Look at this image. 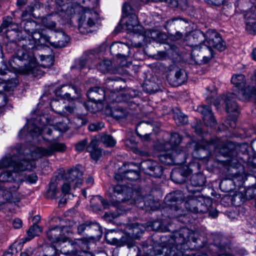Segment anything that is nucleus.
Segmentation results:
<instances>
[{"mask_svg": "<svg viewBox=\"0 0 256 256\" xmlns=\"http://www.w3.org/2000/svg\"><path fill=\"white\" fill-rule=\"evenodd\" d=\"M14 36H16L19 48L13 59L9 60V64L12 68H16V65L19 66L18 62H27L28 66H26V68L23 69L24 73H33L36 66L32 52L35 46L34 40L30 38V35L28 37L24 36L21 31L15 32Z\"/></svg>", "mask_w": 256, "mask_h": 256, "instance_id": "1", "label": "nucleus"}, {"mask_svg": "<svg viewBox=\"0 0 256 256\" xmlns=\"http://www.w3.org/2000/svg\"><path fill=\"white\" fill-rule=\"evenodd\" d=\"M182 138L178 133L172 134L169 141L171 151L165 154H161L160 160L166 164H171L173 162L182 164L186 162L188 154L187 148L182 149L179 146Z\"/></svg>", "mask_w": 256, "mask_h": 256, "instance_id": "2", "label": "nucleus"}, {"mask_svg": "<svg viewBox=\"0 0 256 256\" xmlns=\"http://www.w3.org/2000/svg\"><path fill=\"white\" fill-rule=\"evenodd\" d=\"M21 148H15L12 150V154H6L0 160V170L12 167L16 172L30 170L35 168L33 161L20 159L18 160L15 155V152L21 155Z\"/></svg>", "mask_w": 256, "mask_h": 256, "instance_id": "3", "label": "nucleus"}, {"mask_svg": "<svg viewBox=\"0 0 256 256\" xmlns=\"http://www.w3.org/2000/svg\"><path fill=\"white\" fill-rule=\"evenodd\" d=\"M108 196L112 204L114 206L126 208V204L128 205L134 204L132 188L124 185L118 184L110 188Z\"/></svg>", "mask_w": 256, "mask_h": 256, "instance_id": "4", "label": "nucleus"}, {"mask_svg": "<svg viewBox=\"0 0 256 256\" xmlns=\"http://www.w3.org/2000/svg\"><path fill=\"white\" fill-rule=\"evenodd\" d=\"M256 88L250 89L246 84L244 76L242 74H234L231 78V82L234 85L235 91L237 92V96L242 100H248L253 96L256 95V72L254 76Z\"/></svg>", "mask_w": 256, "mask_h": 256, "instance_id": "5", "label": "nucleus"}, {"mask_svg": "<svg viewBox=\"0 0 256 256\" xmlns=\"http://www.w3.org/2000/svg\"><path fill=\"white\" fill-rule=\"evenodd\" d=\"M212 204V200L204 198L199 194H192L184 202L186 209L193 213H205Z\"/></svg>", "mask_w": 256, "mask_h": 256, "instance_id": "6", "label": "nucleus"}, {"mask_svg": "<svg viewBox=\"0 0 256 256\" xmlns=\"http://www.w3.org/2000/svg\"><path fill=\"white\" fill-rule=\"evenodd\" d=\"M98 57L99 54L94 50L86 52L80 60V68H83L86 64L91 62L102 72H108L111 68L112 62L108 60H104L97 63V62L98 60Z\"/></svg>", "mask_w": 256, "mask_h": 256, "instance_id": "7", "label": "nucleus"}, {"mask_svg": "<svg viewBox=\"0 0 256 256\" xmlns=\"http://www.w3.org/2000/svg\"><path fill=\"white\" fill-rule=\"evenodd\" d=\"M100 22V18L96 12L90 10L86 11L80 20L79 31L83 34L92 32L91 28L96 26V24H98Z\"/></svg>", "mask_w": 256, "mask_h": 256, "instance_id": "8", "label": "nucleus"}, {"mask_svg": "<svg viewBox=\"0 0 256 256\" xmlns=\"http://www.w3.org/2000/svg\"><path fill=\"white\" fill-rule=\"evenodd\" d=\"M180 198L177 196L175 193H170L168 194L164 199V202L166 205V210L168 212V216L172 218H180L184 216L182 210L179 206L178 202Z\"/></svg>", "mask_w": 256, "mask_h": 256, "instance_id": "9", "label": "nucleus"}, {"mask_svg": "<svg viewBox=\"0 0 256 256\" xmlns=\"http://www.w3.org/2000/svg\"><path fill=\"white\" fill-rule=\"evenodd\" d=\"M190 146H194V149L196 150L200 148L206 149L210 146H212L216 151L218 152L225 156H228L230 154V150L228 148L227 144L218 138L212 140L210 142L206 140H202L200 143L192 142L190 144Z\"/></svg>", "mask_w": 256, "mask_h": 256, "instance_id": "10", "label": "nucleus"}, {"mask_svg": "<svg viewBox=\"0 0 256 256\" xmlns=\"http://www.w3.org/2000/svg\"><path fill=\"white\" fill-rule=\"evenodd\" d=\"M236 95L232 92L228 93L221 96L220 100H217L214 102V105L217 106L221 102L225 104L226 110L228 113H234V115L236 116L239 114L240 108L234 99Z\"/></svg>", "mask_w": 256, "mask_h": 256, "instance_id": "11", "label": "nucleus"}, {"mask_svg": "<svg viewBox=\"0 0 256 256\" xmlns=\"http://www.w3.org/2000/svg\"><path fill=\"white\" fill-rule=\"evenodd\" d=\"M66 146L63 144L56 142H52L47 148L38 147L35 150L38 158L50 156L56 152H62L66 150Z\"/></svg>", "mask_w": 256, "mask_h": 256, "instance_id": "12", "label": "nucleus"}, {"mask_svg": "<svg viewBox=\"0 0 256 256\" xmlns=\"http://www.w3.org/2000/svg\"><path fill=\"white\" fill-rule=\"evenodd\" d=\"M206 42L208 46L214 48L220 52L226 49V43L219 34L214 30H208L206 33Z\"/></svg>", "mask_w": 256, "mask_h": 256, "instance_id": "13", "label": "nucleus"}, {"mask_svg": "<svg viewBox=\"0 0 256 256\" xmlns=\"http://www.w3.org/2000/svg\"><path fill=\"white\" fill-rule=\"evenodd\" d=\"M110 49L112 55L123 59L120 63L122 66H128V64L124 63L130 52V48L128 45L121 42H114L110 46Z\"/></svg>", "mask_w": 256, "mask_h": 256, "instance_id": "14", "label": "nucleus"}, {"mask_svg": "<svg viewBox=\"0 0 256 256\" xmlns=\"http://www.w3.org/2000/svg\"><path fill=\"white\" fill-rule=\"evenodd\" d=\"M140 168L146 174L156 178L160 176L163 171L162 167L158 162L150 160L142 162Z\"/></svg>", "mask_w": 256, "mask_h": 256, "instance_id": "15", "label": "nucleus"}, {"mask_svg": "<svg viewBox=\"0 0 256 256\" xmlns=\"http://www.w3.org/2000/svg\"><path fill=\"white\" fill-rule=\"evenodd\" d=\"M64 228V227L62 228L59 226L50 228L46 232L48 240L51 243L58 244L66 242L68 240V238L63 234Z\"/></svg>", "mask_w": 256, "mask_h": 256, "instance_id": "16", "label": "nucleus"}, {"mask_svg": "<svg viewBox=\"0 0 256 256\" xmlns=\"http://www.w3.org/2000/svg\"><path fill=\"white\" fill-rule=\"evenodd\" d=\"M16 12L12 13V16H6L3 18L2 23L0 26V33L7 32V36L10 37V35L8 33L10 32L6 28L8 27L12 28L14 32L18 30V26L20 24L19 18L16 16Z\"/></svg>", "mask_w": 256, "mask_h": 256, "instance_id": "17", "label": "nucleus"}, {"mask_svg": "<svg viewBox=\"0 0 256 256\" xmlns=\"http://www.w3.org/2000/svg\"><path fill=\"white\" fill-rule=\"evenodd\" d=\"M112 232L106 234L105 236L106 241L113 245L122 246L127 245L128 248L132 247L134 244V237L131 232L124 234L120 239L114 236Z\"/></svg>", "mask_w": 256, "mask_h": 256, "instance_id": "18", "label": "nucleus"}, {"mask_svg": "<svg viewBox=\"0 0 256 256\" xmlns=\"http://www.w3.org/2000/svg\"><path fill=\"white\" fill-rule=\"evenodd\" d=\"M58 93L62 98L74 100L78 98L80 94V90L76 86L72 84L64 85L62 86Z\"/></svg>", "mask_w": 256, "mask_h": 256, "instance_id": "19", "label": "nucleus"}, {"mask_svg": "<svg viewBox=\"0 0 256 256\" xmlns=\"http://www.w3.org/2000/svg\"><path fill=\"white\" fill-rule=\"evenodd\" d=\"M83 172L79 168L76 166L70 169L66 174V179L68 182L72 183L74 189L80 187L83 182L82 176Z\"/></svg>", "mask_w": 256, "mask_h": 256, "instance_id": "20", "label": "nucleus"}, {"mask_svg": "<svg viewBox=\"0 0 256 256\" xmlns=\"http://www.w3.org/2000/svg\"><path fill=\"white\" fill-rule=\"evenodd\" d=\"M167 78L172 86H178L186 80L187 76L184 70L176 68L170 71Z\"/></svg>", "mask_w": 256, "mask_h": 256, "instance_id": "21", "label": "nucleus"}, {"mask_svg": "<svg viewBox=\"0 0 256 256\" xmlns=\"http://www.w3.org/2000/svg\"><path fill=\"white\" fill-rule=\"evenodd\" d=\"M194 234V233L192 230L186 228H183L178 232H175L172 236L174 243L176 245L182 244L190 240L195 242L196 239L193 236Z\"/></svg>", "mask_w": 256, "mask_h": 256, "instance_id": "22", "label": "nucleus"}, {"mask_svg": "<svg viewBox=\"0 0 256 256\" xmlns=\"http://www.w3.org/2000/svg\"><path fill=\"white\" fill-rule=\"evenodd\" d=\"M206 178L204 175L200 173L192 175L190 180V184L187 186L188 192L192 194L200 193V188L205 184Z\"/></svg>", "mask_w": 256, "mask_h": 256, "instance_id": "23", "label": "nucleus"}, {"mask_svg": "<svg viewBox=\"0 0 256 256\" xmlns=\"http://www.w3.org/2000/svg\"><path fill=\"white\" fill-rule=\"evenodd\" d=\"M197 110L202 114L204 122L206 126H214L216 125V120L209 106H200L198 108Z\"/></svg>", "mask_w": 256, "mask_h": 256, "instance_id": "24", "label": "nucleus"}, {"mask_svg": "<svg viewBox=\"0 0 256 256\" xmlns=\"http://www.w3.org/2000/svg\"><path fill=\"white\" fill-rule=\"evenodd\" d=\"M107 91L100 87L90 88L87 92L88 98L95 103H100L106 100Z\"/></svg>", "mask_w": 256, "mask_h": 256, "instance_id": "25", "label": "nucleus"}, {"mask_svg": "<svg viewBox=\"0 0 256 256\" xmlns=\"http://www.w3.org/2000/svg\"><path fill=\"white\" fill-rule=\"evenodd\" d=\"M134 204H135L138 208L148 210H156L158 207V204L156 202L152 196H149L144 198L134 200Z\"/></svg>", "mask_w": 256, "mask_h": 256, "instance_id": "26", "label": "nucleus"}, {"mask_svg": "<svg viewBox=\"0 0 256 256\" xmlns=\"http://www.w3.org/2000/svg\"><path fill=\"white\" fill-rule=\"evenodd\" d=\"M18 188V186H14L12 187H10L9 190H4L0 192H2V198L6 201V202L4 201V204L1 206L5 204L8 206L12 203H16V202H19V198H16V193ZM0 199H2V198ZM0 200L2 201V200Z\"/></svg>", "mask_w": 256, "mask_h": 256, "instance_id": "27", "label": "nucleus"}, {"mask_svg": "<svg viewBox=\"0 0 256 256\" xmlns=\"http://www.w3.org/2000/svg\"><path fill=\"white\" fill-rule=\"evenodd\" d=\"M153 130L152 124L148 122H141L136 126L137 134L140 138H144L146 140H149L150 134Z\"/></svg>", "mask_w": 256, "mask_h": 256, "instance_id": "28", "label": "nucleus"}, {"mask_svg": "<svg viewBox=\"0 0 256 256\" xmlns=\"http://www.w3.org/2000/svg\"><path fill=\"white\" fill-rule=\"evenodd\" d=\"M235 6L236 11L244 13V16L251 12H256V6L250 0H237Z\"/></svg>", "mask_w": 256, "mask_h": 256, "instance_id": "29", "label": "nucleus"}, {"mask_svg": "<svg viewBox=\"0 0 256 256\" xmlns=\"http://www.w3.org/2000/svg\"><path fill=\"white\" fill-rule=\"evenodd\" d=\"M48 42H50L51 45L56 48H61L66 46L70 38L64 32H59L56 34V40L54 42H50L49 38H46Z\"/></svg>", "mask_w": 256, "mask_h": 256, "instance_id": "30", "label": "nucleus"}, {"mask_svg": "<svg viewBox=\"0 0 256 256\" xmlns=\"http://www.w3.org/2000/svg\"><path fill=\"white\" fill-rule=\"evenodd\" d=\"M246 20V30L251 34H256V12H251L244 15Z\"/></svg>", "mask_w": 256, "mask_h": 256, "instance_id": "31", "label": "nucleus"}, {"mask_svg": "<svg viewBox=\"0 0 256 256\" xmlns=\"http://www.w3.org/2000/svg\"><path fill=\"white\" fill-rule=\"evenodd\" d=\"M127 18L128 20L126 22V30L135 34L140 33L142 27L138 24L136 14H133Z\"/></svg>", "mask_w": 256, "mask_h": 256, "instance_id": "32", "label": "nucleus"}, {"mask_svg": "<svg viewBox=\"0 0 256 256\" xmlns=\"http://www.w3.org/2000/svg\"><path fill=\"white\" fill-rule=\"evenodd\" d=\"M86 150L90 153L93 160H97L102 154V150L98 146V142L96 140H92L86 147Z\"/></svg>", "mask_w": 256, "mask_h": 256, "instance_id": "33", "label": "nucleus"}, {"mask_svg": "<svg viewBox=\"0 0 256 256\" xmlns=\"http://www.w3.org/2000/svg\"><path fill=\"white\" fill-rule=\"evenodd\" d=\"M199 50H196L194 54H195V56H198V53L200 52L203 56L204 64L209 62L214 56V54L212 48L206 44H200L199 46Z\"/></svg>", "mask_w": 256, "mask_h": 256, "instance_id": "34", "label": "nucleus"}, {"mask_svg": "<svg viewBox=\"0 0 256 256\" xmlns=\"http://www.w3.org/2000/svg\"><path fill=\"white\" fill-rule=\"evenodd\" d=\"M123 83V80L120 78H108L106 82L107 92L108 91L119 92L122 88V84Z\"/></svg>", "mask_w": 256, "mask_h": 256, "instance_id": "35", "label": "nucleus"}, {"mask_svg": "<svg viewBox=\"0 0 256 256\" xmlns=\"http://www.w3.org/2000/svg\"><path fill=\"white\" fill-rule=\"evenodd\" d=\"M102 234V229L98 224L89 222L87 235L90 234V237L94 238L101 237Z\"/></svg>", "mask_w": 256, "mask_h": 256, "instance_id": "36", "label": "nucleus"}, {"mask_svg": "<svg viewBox=\"0 0 256 256\" xmlns=\"http://www.w3.org/2000/svg\"><path fill=\"white\" fill-rule=\"evenodd\" d=\"M126 146L130 148L135 154L141 156H149V152L148 149L144 150H139L136 147V143L134 140L130 138L127 139L125 141Z\"/></svg>", "mask_w": 256, "mask_h": 256, "instance_id": "37", "label": "nucleus"}, {"mask_svg": "<svg viewBox=\"0 0 256 256\" xmlns=\"http://www.w3.org/2000/svg\"><path fill=\"white\" fill-rule=\"evenodd\" d=\"M206 38V34H204L201 31L194 32L192 36H189V40L192 42V46L194 47L196 46H200L198 44L202 42Z\"/></svg>", "mask_w": 256, "mask_h": 256, "instance_id": "38", "label": "nucleus"}, {"mask_svg": "<svg viewBox=\"0 0 256 256\" xmlns=\"http://www.w3.org/2000/svg\"><path fill=\"white\" fill-rule=\"evenodd\" d=\"M173 116L176 122L178 124L184 125L188 123L187 116L178 108L174 110Z\"/></svg>", "mask_w": 256, "mask_h": 256, "instance_id": "39", "label": "nucleus"}, {"mask_svg": "<svg viewBox=\"0 0 256 256\" xmlns=\"http://www.w3.org/2000/svg\"><path fill=\"white\" fill-rule=\"evenodd\" d=\"M114 206L120 212H106L104 216V218L105 220L108 221H111L113 219L118 217L120 214H122L125 212L130 210V208L128 207H126V208H123L118 206Z\"/></svg>", "mask_w": 256, "mask_h": 256, "instance_id": "40", "label": "nucleus"}, {"mask_svg": "<svg viewBox=\"0 0 256 256\" xmlns=\"http://www.w3.org/2000/svg\"><path fill=\"white\" fill-rule=\"evenodd\" d=\"M182 21H184V20L179 16L172 18L166 21L164 28L168 31H170L173 29L174 26H180Z\"/></svg>", "mask_w": 256, "mask_h": 256, "instance_id": "41", "label": "nucleus"}, {"mask_svg": "<svg viewBox=\"0 0 256 256\" xmlns=\"http://www.w3.org/2000/svg\"><path fill=\"white\" fill-rule=\"evenodd\" d=\"M196 50H200L199 46H194L191 52V60L192 63L197 64H204V60L203 58V56L200 52L198 53V56H195L194 52Z\"/></svg>", "mask_w": 256, "mask_h": 256, "instance_id": "42", "label": "nucleus"}, {"mask_svg": "<svg viewBox=\"0 0 256 256\" xmlns=\"http://www.w3.org/2000/svg\"><path fill=\"white\" fill-rule=\"evenodd\" d=\"M58 181L56 178L54 181L50 184L49 190L48 191L47 197L50 198H54L58 192V190L57 189L58 184Z\"/></svg>", "mask_w": 256, "mask_h": 256, "instance_id": "43", "label": "nucleus"}, {"mask_svg": "<svg viewBox=\"0 0 256 256\" xmlns=\"http://www.w3.org/2000/svg\"><path fill=\"white\" fill-rule=\"evenodd\" d=\"M42 231V228L38 224H33L27 232L28 238H26V240H30L35 236L39 235Z\"/></svg>", "mask_w": 256, "mask_h": 256, "instance_id": "44", "label": "nucleus"}, {"mask_svg": "<svg viewBox=\"0 0 256 256\" xmlns=\"http://www.w3.org/2000/svg\"><path fill=\"white\" fill-rule=\"evenodd\" d=\"M124 176L130 180H136L140 178V172L138 170L129 169L124 172Z\"/></svg>", "mask_w": 256, "mask_h": 256, "instance_id": "45", "label": "nucleus"}, {"mask_svg": "<svg viewBox=\"0 0 256 256\" xmlns=\"http://www.w3.org/2000/svg\"><path fill=\"white\" fill-rule=\"evenodd\" d=\"M100 141L106 147L112 148L116 144V140L112 136L108 134H103L100 138Z\"/></svg>", "mask_w": 256, "mask_h": 256, "instance_id": "46", "label": "nucleus"}, {"mask_svg": "<svg viewBox=\"0 0 256 256\" xmlns=\"http://www.w3.org/2000/svg\"><path fill=\"white\" fill-rule=\"evenodd\" d=\"M34 7L33 6H28L20 15V20H19L20 23L21 24L23 21L30 20L31 16H34Z\"/></svg>", "mask_w": 256, "mask_h": 256, "instance_id": "47", "label": "nucleus"}, {"mask_svg": "<svg viewBox=\"0 0 256 256\" xmlns=\"http://www.w3.org/2000/svg\"><path fill=\"white\" fill-rule=\"evenodd\" d=\"M42 66L44 68H50L52 66L54 62V57L53 56H40Z\"/></svg>", "mask_w": 256, "mask_h": 256, "instance_id": "48", "label": "nucleus"}, {"mask_svg": "<svg viewBox=\"0 0 256 256\" xmlns=\"http://www.w3.org/2000/svg\"><path fill=\"white\" fill-rule=\"evenodd\" d=\"M24 25V32L30 36L32 32L36 30L37 23L34 20H28Z\"/></svg>", "mask_w": 256, "mask_h": 256, "instance_id": "49", "label": "nucleus"}, {"mask_svg": "<svg viewBox=\"0 0 256 256\" xmlns=\"http://www.w3.org/2000/svg\"><path fill=\"white\" fill-rule=\"evenodd\" d=\"M232 201L236 206H240L246 201L244 192L242 191L236 192L232 198Z\"/></svg>", "mask_w": 256, "mask_h": 256, "instance_id": "50", "label": "nucleus"}, {"mask_svg": "<svg viewBox=\"0 0 256 256\" xmlns=\"http://www.w3.org/2000/svg\"><path fill=\"white\" fill-rule=\"evenodd\" d=\"M112 116L116 120H120L126 118L128 112L125 109L118 108L112 111Z\"/></svg>", "mask_w": 256, "mask_h": 256, "instance_id": "51", "label": "nucleus"}, {"mask_svg": "<svg viewBox=\"0 0 256 256\" xmlns=\"http://www.w3.org/2000/svg\"><path fill=\"white\" fill-rule=\"evenodd\" d=\"M86 245L87 241L84 238L74 240V241L69 242L68 244V246H74L76 249L84 248Z\"/></svg>", "mask_w": 256, "mask_h": 256, "instance_id": "52", "label": "nucleus"}, {"mask_svg": "<svg viewBox=\"0 0 256 256\" xmlns=\"http://www.w3.org/2000/svg\"><path fill=\"white\" fill-rule=\"evenodd\" d=\"M130 229L132 230L131 234L134 238H136L138 237L140 234H142L144 232L145 228L142 224H134L130 226Z\"/></svg>", "mask_w": 256, "mask_h": 256, "instance_id": "53", "label": "nucleus"}, {"mask_svg": "<svg viewBox=\"0 0 256 256\" xmlns=\"http://www.w3.org/2000/svg\"><path fill=\"white\" fill-rule=\"evenodd\" d=\"M110 92V95L108 96H106V100L108 103H113V102H121L122 98L121 96H119L118 94V92L116 91H108L106 94Z\"/></svg>", "mask_w": 256, "mask_h": 256, "instance_id": "54", "label": "nucleus"}, {"mask_svg": "<svg viewBox=\"0 0 256 256\" xmlns=\"http://www.w3.org/2000/svg\"><path fill=\"white\" fill-rule=\"evenodd\" d=\"M43 256H59L58 250L54 246H46L44 249Z\"/></svg>", "mask_w": 256, "mask_h": 256, "instance_id": "55", "label": "nucleus"}, {"mask_svg": "<svg viewBox=\"0 0 256 256\" xmlns=\"http://www.w3.org/2000/svg\"><path fill=\"white\" fill-rule=\"evenodd\" d=\"M14 180L12 174L10 171H5L0 174V182H11Z\"/></svg>", "mask_w": 256, "mask_h": 256, "instance_id": "56", "label": "nucleus"}, {"mask_svg": "<svg viewBox=\"0 0 256 256\" xmlns=\"http://www.w3.org/2000/svg\"><path fill=\"white\" fill-rule=\"evenodd\" d=\"M233 182L230 180H224L221 181L220 184V189L224 192H228L232 189Z\"/></svg>", "mask_w": 256, "mask_h": 256, "instance_id": "57", "label": "nucleus"}, {"mask_svg": "<svg viewBox=\"0 0 256 256\" xmlns=\"http://www.w3.org/2000/svg\"><path fill=\"white\" fill-rule=\"evenodd\" d=\"M122 12L126 16H132L133 14H136V11L134 9L130 4L128 2H126L122 6Z\"/></svg>", "mask_w": 256, "mask_h": 256, "instance_id": "58", "label": "nucleus"}, {"mask_svg": "<svg viewBox=\"0 0 256 256\" xmlns=\"http://www.w3.org/2000/svg\"><path fill=\"white\" fill-rule=\"evenodd\" d=\"M244 156L242 158L244 162H246L252 168H256V155L255 156H250L247 152H244Z\"/></svg>", "mask_w": 256, "mask_h": 256, "instance_id": "59", "label": "nucleus"}, {"mask_svg": "<svg viewBox=\"0 0 256 256\" xmlns=\"http://www.w3.org/2000/svg\"><path fill=\"white\" fill-rule=\"evenodd\" d=\"M242 192L244 194L246 200L253 198L256 196V190L253 188H249L246 190L244 189Z\"/></svg>", "mask_w": 256, "mask_h": 256, "instance_id": "60", "label": "nucleus"}, {"mask_svg": "<svg viewBox=\"0 0 256 256\" xmlns=\"http://www.w3.org/2000/svg\"><path fill=\"white\" fill-rule=\"evenodd\" d=\"M50 105L53 111L58 114L62 113L61 109L62 106L60 104V102L59 100L56 99L52 100L51 101Z\"/></svg>", "mask_w": 256, "mask_h": 256, "instance_id": "61", "label": "nucleus"}, {"mask_svg": "<svg viewBox=\"0 0 256 256\" xmlns=\"http://www.w3.org/2000/svg\"><path fill=\"white\" fill-rule=\"evenodd\" d=\"M189 171L183 172L181 170H176L172 172L171 178H172L176 182H180L181 181L178 180H174V178H176L178 176H182L184 178L188 176L190 174Z\"/></svg>", "mask_w": 256, "mask_h": 256, "instance_id": "62", "label": "nucleus"}, {"mask_svg": "<svg viewBox=\"0 0 256 256\" xmlns=\"http://www.w3.org/2000/svg\"><path fill=\"white\" fill-rule=\"evenodd\" d=\"M153 86L156 87V84L153 82H150L149 84L146 83L143 86L144 90L147 93H155L157 92V88H154Z\"/></svg>", "mask_w": 256, "mask_h": 256, "instance_id": "63", "label": "nucleus"}, {"mask_svg": "<svg viewBox=\"0 0 256 256\" xmlns=\"http://www.w3.org/2000/svg\"><path fill=\"white\" fill-rule=\"evenodd\" d=\"M237 168H238L240 170L238 172H236L232 173L234 178L238 179L240 180H242L244 174V166L240 164H238Z\"/></svg>", "mask_w": 256, "mask_h": 256, "instance_id": "64", "label": "nucleus"}]
</instances>
